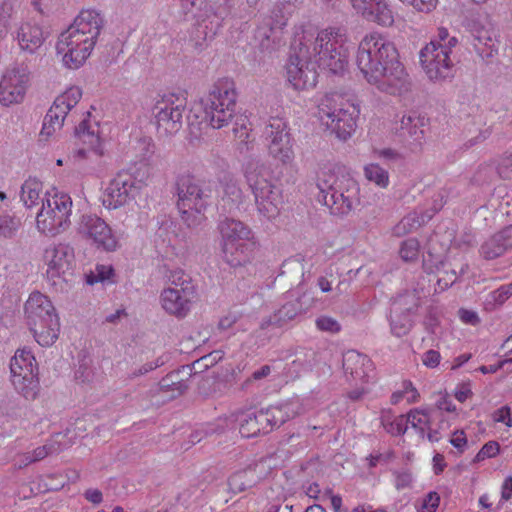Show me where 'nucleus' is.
Instances as JSON below:
<instances>
[{"label": "nucleus", "instance_id": "nucleus-40", "mask_svg": "<svg viewBox=\"0 0 512 512\" xmlns=\"http://www.w3.org/2000/svg\"><path fill=\"white\" fill-rule=\"evenodd\" d=\"M364 19L380 26L389 27L394 23V13L386 0H376Z\"/></svg>", "mask_w": 512, "mask_h": 512}, {"label": "nucleus", "instance_id": "nucleus-27", "mask_svg": "<svg viewBox=\"0 0 512 512\" xmlns=\"http://www.w3.org/2000/svg\"><path fill=\"white\" fill-rule=\"evenodd\" d=\"M196 294H186L176 288H165L160 295L162 308L176 317H185Z\"/></svg>", "mask_w": 512, "mask_h": 512}, {"label": "nucleus", "instance_id": "nucleus-60", "mask_svg": "<svg viewBox=\"0 0 512 512\" xmlns=\"http://www.w3.org/2000/svg\"><path fill=\"white\" fill-rule=\"evenodd\" d=\"M404 4L411 5L415 10L429 13L436 8L438 0H400Z\"/></svg>", "mask_w": 512, "mask_h": 512}, {"label": "nucleus", "instance_id": "nucleus-54", "mask_svg": "<svg viewBox=\"0 0 512 512\" xmlns=\"http://www.w3.org/2000/svg\"><path fill=\"white\" fill-rule=\"evenodd\" d=\"M440 504V496L437 492L431 491L426 494L418 504L417 512H436Z\"/></svg>", "mask_w": 512, "mask_h": 512}, {"label": "nucleus", "instance_id": "nucleus-11", "mask_svg": "<svg viewBox=\"0 0 512 512\" xmlns=\"http://www.w3.org/2000/svg\"><path fill=\"white\" fill-rule=\"evenodd\" d=\"M77 235L99 250L114 252L120 248L119 237L108 223L96 214H83L76 223Z\"/></svg>", "mask_w": 512, "mask_h": 512}, {"label": "nucleus", "instance_id": "nucleus-44", "mask_svg": "<svg viewBox=\"0 0 512 512\" xmlns=\"http://www.w3.org/2000/svg\"><path fill=\"white\" fill-rule=\"evenodd\" d=\"M167 278L171 284L170 288H176L179 291L186 292V294H196L192 278L184 270L180 268L171 269L167 273Z\"/></svg>", "mask_w": 512, "mask_h": 512}, {"label": "nucleus", "instance_id": "nucleus-35", "mask_svg": "<svg viewBox=\"0 0 512 512\" xmlns=\"http://www.w3.org/2000/svg\"><path fill=\"white\" fill-rule=\"evenodd\" d=\"M68 434L69 431H66L65 433H55L52 435V437L43 446L37 447L31 452L32 455H28V463L40 461L48 455L59 453L60 451L70 447L72 442L68 437Z\"/></svg>", "mask_w": 512, "mask_h": 512}, {"label": "nucleus", "instance_id": "nucleus-47", "mask_svg": "<svg viewBox=\"0 0 512 512\" xmlns=\"http://www.w3.org/2000/svg\"><path fill=\"white\" fill-rule=\"evenodd\" d=\"M419 399L420 394L413 383L410 380H404L400 388L392 393L390 402L393 405H397L405 400L408 404H413L417 403Z\"/></svg>", "mask_w": 512, "mask_h": 512}, {"label": "nucleus", "instance_id": "nucleus-5", "mask_svg": "<svg viewBox=\"0 0 512 512\" xmlns=\"http://www.w3.org/2000/svg\"><path fill=\"white\" fill-rule=\"evenodd\" d=\"M243 174L258 212L268 219L275 218L282 204V191L272 179L273 171L257 157H250L243 165Z\"/></svg>", "mask_w": 512, "mask_h": 512}, {"label": "nucleus", "instance_id": "nucleus-59", "mask_svg": "<svg viewBox=\"0 0 512 512\" xmlns=\"http://www.w3.org/2000/svg\"><path fill=\"white\" fill-rule=\"evenodd\" d=\"M247 124L248 120L246 118L240 117L236 120L235 126L233 128L235 137L244 143L248 142L250 136V128Z\"/></svg>", "mask_w": 512, "mask_h": 512}, {"label": "nucleus", "instance_id": "nucleus-55", "mask_svg": "<svg viewBox=\"0 0 512 512\" xmlns=\"http://www.w3.org/2000/svg\"><path fill=\"white\" fill-rule=\"evenodd\" d=\"M428 44H435L436 47H449V50L453 51V48L458 45V39L454 36H450L446 28L440 27L436 38L431 40Z\"/></svg>", "mask_w": 512, "mask_h": 512}, {"label": "nucleus", "instance_id": "nucleus-3", "mask_svg": "<svg viewBox=\"0 0 512 512\" xmlns=\"http://www.w3.org/2000/svg\"><path fill=\"white\" fill-rule=\"evenodd\" d=\"M294 41L299 45L301 55L310 58L318 67L337 74L348 65L347 35L341 28L328 27L316 34L302 30L296 33Z\"/></svg>", "mask_w": 512, "mask_h": 512}, {"label": "nucleus", "instance_id": "nucleus-41", "mask_svg": "<svg viewBox=\"0 0 512 512\" xmlns=\"http://www.w3.org/2000/svg\"><path fill=\"white\" fill-rule=\"evenodd\" d=\"M254 416L259 426L260 434H266L270 432L274 427H279L286 421L280 408L260 410L258 412H254Z\"/></svg>", "mask_w": 512, "mask_h": 512}, {"label": "nucleus", "instance_id": "nucleus-34", "mask_svg": "<svg viewBox=\"0 0 512 512\" xmlns=\"http://www.w3.org/2000/svg\"><path fill=\"white\" fill-rule=\"evenodd\" d=\"M11 380L21 376L38 375V364L32 352L19 349L10 362Z\"/></svg>", "mask_w": 512, "mask_h": 512}, {"label": "nucleus", "instance_id": "nucleus-57", "mask_svg": "<svg viewBox=\"0 0 512 512\" xmlns=\"http://www.w3.org/2000/svg\"><path fill=\"white\" fill-rule=\"evenodd\" d=\"M55 122L56 120L51 119L47 113L44 118L43 126L39 134L40 141H48L49 138L53 136L55 132L59 130L64 124L63 121H60L59 125H57Z\"/></svg>", "mask_w": 512, "mask_h": 512}, {"label": "nucleus", "instance_id": "nucleus-25", "mask_svg": "<svg viewBox=\"0 0 512 512\" xmlns=\"http://www.w3.org/2000/svg\"><path fill=\"white\" fill-rule=\"evenodd\" d=\"M343 368L354 380L362 383H367L374 377V365L371 359L355 350H349L344 354Z\"/></svg>", "mask_w": 512, "mask_h": 512}, {"label": "nucleus", "instance_id": "nucleus-22", "mask_svg": "<svg viewBox=\"0 0 512 512\" xmlns=\"http://www.w3.org/2000/svg\"><path fill=\"white\" fill-rule=\"evenodd\" d=\"M236 422H239V432L243 437L250 438L260 434L253 411H238L221 416L214 424L209 425L208 431L211 433H219L226 429H233Z\"/></svg>", "mask_w": 512, "mask_h": 512}, {"label": "nucleus", "instance_id": "nucleus-58", "mask_svg": "<svg viewBox=\"0 0 512 512\" xmlns=\"http://www.w3.org/2000/svg\"><path fill=\"white\" fill-rule=\"evenodd\" d=\"M394 476H395V487L398 490L410 488L413 483V480H414L411 471L408 469L395 471Z\"/></svg>", "mask_w": 512, "mask_h": 512}, {"label": "nucleus", "instance_id": "nucleus-45", "mask_svg": "<svg viewBox=\"0 0 512 512\" xmlns=\"http://www.w3.org/2000/svg\"><path fill=\"white\" fill-rule=\"evenodd\" d=\"M159 388L162 392H171L170 398H175L181 395L188 388V385L186 381L180 378V371H173L161 379Z\"/></svg>", "mask_w": 512, "mask_h": 512}, {"label": "nucleus", "instance_id": "nucleus-43", "mask_svg": "<svg viewBox=\"0 0 512 512\" xmlns=\"http://www.w3.org/2000/svg\"><path fill=\"white\" fill-rule=\"evenodd\" d=\"M15 390L27 400H35L40 392L38 375L21 376L11 380Z\"/></svg>", "mask_w": 512, "mask_h": 512}, {"label": "nucleus", "instance_id": "nucleus-53", "mask_svg": "<svg viewBox=\"0 0 512 512\" xmlns=\"http://www.w3.org/2000/svg\"><path fill=\"white\" fill-rule=\"evenodd\" d=\"M14 14L13 4L5 0L0 3V38L7 35Z\"/></svg>", "mask_w": 512, "mask_h": 512}, {"label": "nucleus", "instance_id": "nucleus-51", "mask_svg": "<svg viewBox=\"0 0 512 512\" xmlns=\"http://www.w3.org/2000/svg\"><path fill=\"white\" fill-rule=\"evenodd\" d=\"M420 244L416 238L404 240L399 249V255L405 262H415L419 257Z\"/></svg>", "mask_w": 512, "mask_h": 512}, {"label": "nucleus", "instance_id": "nucleus-16", "mask_svg": "<svg viewBox=\"0 0 512 512\" xmlns=\"http://www.w3.org/2000/svg\"><path fill=\"white\" fill-rule=\"evenodd\" d=\"M317 64L300 53L299 45L293 40L291 54L286 65L287 79L296 90L312 88L317 82Z\"/></svg>", "mask_w": 512, "mask_h": 512}, {"label": "nucleus", "instance_id": "nucleus-1", "mask_svg": "<svg viewBox=\"0 0 512 512\" xmlns=\"http://www.w3.org/2000/svg\"><path fill=\"white\" fill-rule=\"evenodd\" d=\"M356 65L363 78L383 92L396 94L406 89L408 75L398 50L380 33L368 34L360 41Z\"/></svg>", "mask_w": 512, "mask_h": 512}, {"label": "nucleus", "instance_id": "nucleus-52", "mask_svg": "<svg viewBox=\"0 0 512 512\" xmlns=\"http://www.w3.org/2000/svg\"><path fill=\"white\" fill-rule=\"evenodd\" d=\"M113 276L114 269L112 265L98 264L96 265L94 271H91L88 275H86V282L90 285H93L97 282H105L111 280Z\"/></svg>", "mask_w": 512, "mask_h": 512}, {"label": "nucleus", "instance_id": "nucleus-2", "mask_svg": "<svg viewBox=\"0 0 512 512\" xmlns=\"http://www.w3.org/2000/svg\"><path fill=\"white\" fill-rule=\"evenodd\" d=\"M104 16L93 9L82 10L73 23L63 31L56 44L65 67L80 68L90 57L104 28Z\"/></svg>", "mask_w": 512, "mask_h": 512}, {"label": "nucleus", "instance_id": "nucleus-12", "mask_svg": "<svg viewBox=\"0 0 512 512\" xmlns=\"http://www.w3.org/2000/svg\"><path fill=\"white\" fill-rule=\"evenodd\" d=\"M263 137L268 153L273 159L283 165H288L294 160L293 139L284 118L270 117L264 128Z\"/></svg>", "mask_w": 512, "mask_h": 512}, {"label": "nucleus", "instance_id": "nucleus-61", "mask_svg": "<svg viewBox=\"0 0 512 512\" xmlns=\"http://www.w3.org/2000/svg\"><path fill=\"white\" fill-rule=\"evenodd\" d=\"M500 450V446L496 441L487 442L477 453L475 459L476 461H482L486 458L495 457Z\"/></svg>", "mask_w": 512, "mask_h": 512}, {"label": "nucleus", "instance_id": "nucleus-14", "mask_svg": "<svg viewBox=\"0 0 512 512\" xmlns=\"http://www.w3.org/2000/svg\"><path fill=\"white\" fill-rule=\"evenodd\" d=\"M449 47L426 44L420 51V63L427 77L434 82L444 81L454 75L455 60Z\"/></svg>", "mask_w": 512, "mask_h": 512}, {"label": "nucleus", "instance_id": "nucleus-9", "mask_svg": "<svg viewBox=\"0 0 512 512\" xmlns=\"http://www.w3.org/2000/svg\"><path fill=\"white\" fill-rule=\"evenodd\" d=\"M177 206L182 220L188 227H195L204 220V211L208 206L210 190L193 176H181L177 180Z\"/></svg>", "mask_w": 512, "mask_h": 512}, {"label": "nucleus", "instance_id": "nucleus-56", "mask_svg": "<svg viewBox=\"0 0 512 512\" xmlns=\"http://www.w3.org/2000/svg\"><path fill=\"white\" fill-rule=\"evenodd\" d=\"M315 325L318 330L332 334L338 333L341 330L340 323L336 319L326 315L319 316L315 320Z\"/></svg>", "mask_w": 512, "mask_h": 512}, {"label": "nucleus", "instance_id": "nucleus-7", "mask_svg": "<svg viewBox=\"0 0 512 512\" xmlns=\"http://www.w3.org/2000/svg\"><path fill=\"white\" fill-rule=\"evenodd\" d=\"M25 317L36 342L43 347L57 340L60 323L50 299L38 292H32L25 303Z\"/></svg>", "mask_w": 512, "mask_h": 512}, {"label": "nucleus", "instance_id": "nucleus-28", "mask_svg": "<svg viewBox=\"0 0 512 512\" xmlns=\"http://www.w3.org/2000/svg\"><path fill=\"white\" fill-rule=\"evenodd\" d=\"M512 249V225L486 239L480 246L479 253L486 260H494Z\"/></svg>", "mask_w": 512, "mask_h": 512}, {"label": "nucleus", "instance_id": "nucleus-17", "mask_svg": "<svg viewBox=\"0 0 512 512\" xmlns=\"http://www.w3.org/2000/svg\"><path fill=\"white\" fill-rule=\"evenodd\" d=\"M29 84L27 67L16 65L6 69L0 78V104L9 107L23 102Z\"/></svg>", "mask_w": 512, "mask_h": 512}, {"label": "nucleus", "instance_id": "nucleus-48", "mask_svg": "<svg viewBox=\"0 0 512 512\" xmlns=\"http://www.w3.org/2000/svg\"><path fill=\"white\" fill-rule=\"evenodd\" d=\"M381 424L385 431L391 435H403L407 430L405 416L393 417L390 411L382 412Z\"/></svg>", "mask_w": 512, "mask_h": 512}, {"label": "nucleus", "instance_id": "nucleus-20", "mask_svg": "<svg viewBox=\"0 0 512 512\" xmlns=\"http://www.w3.org/2000/svg\"><path fill=\"white\" fill-rule=\"evenodd\" d=\"M74 258V250L67 244L48 246L43 254L48 277L57 278L70 272L73 268Z\"/></svg>", "mask_w": 512, "mask_h": 512}, {"label": "nucleus", "instance_id": "nucleus-24", "mask_svg": "<svg viewBox=\"0 0 512 512\" xmlns=\"http://www.w3.org/2000/svg\"><path fill=\"white\" fill-rule=\"evenodd\" d=\"M359 109L351 103H341L338 107L336 117L328 121V127L339 139L346 140L351 137L356 129V119Z\"/></svg>", "mask_w": 512, "mask_h": 512}, {"label": "nucleus", "instance_id": "nucleus-29", "mask_svg": "<svg viewBox=\"0 0 512 512\" xmlns=\"http://www.w3.org/2000/svg\"><path fill=\"white\" fill-rule=\"evenodd\" d=\"M264 476V465L253 463L233 473L228 480V484L232 492L240 493L256 485Z\"/></svg>", "mask_w": 512, "mask_h": 512}, {"label": "nucleus", "instance_id": "nucleus-23", "mask_svg": "<svg viewBox=\"0 0 512 512\" xmlns=\"http://www.w3.org/2000/svg\"><path fill=\"white\" fill-rule=\"evenodd\" d=\"M426 125V119L416 113L403 115L398 128L399 136L402 138L403 144L411 152H419L422 149Z\"/></svg>", "mask_w": 512, "mask_h": 512}, {"label": "nucleus", "instance_id": "nucleus-26", "mask_svg": "<svg viewBox=\"0 0 512 512\" xmlns=\"http://www.w3.org/2000/svg\"><path fill=\"white\" fill-rule=\"evenodd\" d=\"M75 133L82 144L87 146V148H80L77 151L79 157L85 158L87 152H92L97 157L103 155L98 123L83 119L75 128Z\"/></svg>", "mask_w": 512, "mask_h": 512}, {"label": "nucleus", "instance_id": "nucleus-32", "mask_svg": "<svg viewBox=\"0 0 512 512\" xmlns=\"http://www.w3.org/2000/svg\"><path fill=\"white\" fill-rule=\"evenodd\" d=\"M305 297L306 295H303L300 298L286 302L269 320L263 321L261 327L266 328L269 325L281 327L288 321L293 320L297 315L306 312L310 305L304 304L303 300Z\"/></svg>", "mask_w": 512, "mask_h": 512}, {"label": "nucleus", "instance_id": "nucleus-38", "mask_svg": "<svg viewBox=\"0 0 512 512\" xmlns=\"http://www.w3.org/2000/svg\"><path fill=\"white\" fill-rule=\"evenodd\" d=\"M405 416L406 420V429L408 428V424L414 428L419 435L424 438L427 427L431 424V421H434L435 418H438V415L435 411L430 409H412Z\"/></svg>", "mask_w": 512, "mask_h": 512}, {"label": "nucleus", "instance_id": "nucleus-62", "mask_svg": "<svg viewBox=\"0 0 512 512\" xmlns=\"http://www.w3.org/2000/svg\"><path fill=\"white\" fill-rule=\"evenodd\" d=\"M512 295V282L493 291L490 296L495 304H503Z\"/></svg>", "mask_w": 512, "mask_h": 512}, {"label": "nucleus", "instance_id": "nucleus-50", "mask_svg": "<svg viewBox=\"0 0 512 512\" xmlns=\"http://www.w3.org/2000/svg\"><path fill=\"white\" fill-rule=\"evenodd\" d=\"M338 107L335 95H325L321 98L318 104L317 116L326 127H328V121L336 117Z\"/></svg>", "mask_w": 512, "mask_h": 512}, {"label": "nucleus", "instance_id": "nucleus-49", "mask_svg": "<svg viewBox=\"0 0 512 512\" xmlns=\"http://www.w3.org/2000/svg\"><path fill=\"white\" fill-rule=\"evenodd\" d=\"M364 175L368 181L383 189L390 183L388 171L376 163L367 164L364 167Z\"/></svg>", "mask_w": 512, "mask_h": 512}, {"label": "nucleus", "instance_id": "nucleus-18", "mask_svg": "<svg viewBox=\"0 0 512 512\" xmlns=\"http://www.w3.org/2000/svg\"><path fill=\"white\" fill-rule=\"evenodd\" d=\"M419 306L415 293H405L396 297L391 306L390 328L393 335H407L413 326V315Z\"/></svg>", "mask_w": 512, "mask_h": 512}, {"label": "nucleus", "instance_id": "nucleus-39", "mask_svg": "<svg viewBox=\"0 0 512 512\" xmlns=\"http://www.w3.org/2000/svg\"><path fill=\"white\" fill-rule=\"evenodd\" d=\"M432 218V214L428 212H418L417 210L408 213L401 221L394 227V235L401 237L405 234L411 233L418 229Z\"/></svg>", "mask_w": 512, "mask_h": 512}, {"label": "nucleus", "instance_id": "nucleus-10", "mask_svg": "<svg viewBox=\"0 0 512 512\" xmlns=\"http://www.w3.org/2000/svg\"><path fill=\"white\" fill-rule=\"evenodd\" d=\"M72 199L64 192H46L42 207L36 215V227L39 232L56 236L67 230L71 224Z\"/></svg>", "mask_w": 512, "mask_h": 512}, {"label": "nucleus", "instance_id": "nucleus-21", "mask_svg": "<svg viewBox=\"0 0 512 512\" xmlns=\"http://www.w3.org/2000/svg\"><path fill=\"white\" fill-rule=\"evenodd\" d=\"M82 98V90L77 86L68 88L59 95L48 110V116L56 120L59 125L60 121L65 120L75 123L79 120L77 105Z\"/></svg>", "mask_w": 512, "mask_h": 512}, {"label": "nucleus", "instance_id": "nucleus-13", "mask_svg": "<svg viewBox=\"0 0 512 512\" xmlns=\"http://www.w3.org/2000/svg\"><path fill=\"white\" fill-rule=\"evenodd\" d=\"M185 108L186 99L173 93L165 94L157 100L153 114L158 132L164 135L176 134L182 128Z\"/></svg>", "mask_w": 512, "mask_h": 512}, {"label": "nucleus", "instance_id": "nucleus-64", "mask_svg": "<svg viewBox=\"0 0 512 512\" xmlns=\"http://www.w3.org/2000/svg\"><path fill=\"white\" fill-rule=\"evenodd\" d=\"M441 355L436 350H428L423 354L422 362L428 368H435L439 365Z\"/></svg>", "mask_w": 512, "mask_h": 512}, {"label": "nucleus", "instance_id": "nucleus-6", "mask_svg": "<svg viewBox=\"0 0 512 512\" xmlns=\"http://www.w3.org/2000/svg\"><path fill=\"white\" fill-rule=\"evenodd\" d=\"M223 260L231 267H242L254 258L257 240L252 229L232 217L221 219L217 225Z\"/></svg>", "mask_w": 512, "mask_h": 512}, {"label": "nucleus", "instance_id": "nucleus-36", "mask_svg": "<svg viewBox=\"0 0 512 512\" xmlns=\"http://www.w3.org/2000/svg\"><path fill=\"white\" fill-rule=\"evenodd\" d=\"M472 45L482 59H489L497 53L496 40L489 29L476 27L471 30Z\"/></svg>", "mask_w": 512, "mask_h": 512}, {"label": "nucleus", "instance_id": "nucleus-30", "mask_svg": "<svg viewBox=\"0 0 512 512\" xmlns=\"http://www.w3.org/2000/svg\"><path fill=\"white\" fill-rule=\"evenodd\" d=\"M237 0H215L213 6L209 8L211 19L209 24H205L202 33L206 38H213L217 32L223 27L224 20L230 16L232 9L235 7Z\"/></svg>", "mask_w": 512, "mask_h": 512}, {"label": "nucleus", "instance_id": "nucleus-15", "mask_svg": "<svg viewBox=\"0 0 512 512\" xmlns=\"http://www.w3.org/2000/svg\"><path fill=\"white\" fill-rule=\"evenodd\" d=\"M144 183L128 171H121L110 180L104 195L103 204L109 209H117L135 201Z\"/></svg>", "mask_w": 512, "mask_h": 512}, {"label": "nucleus", "instance_id": "nucleus-37", "mask_svg": "<svg viewBox=\"0 0 512 512\" xmlns=\"http://www.w3.org/2000/svg\"><path fill=\"white\" fill-rule=\"evenodd\" d=\"M43 184L37 178L29 177L21 185L20 200L26 208H33L43 203Z\"/></svg>", "mask_w": 512, "mask_h": 512}, {"label": "nucleus", "instance_id": "nucleus-63", "mask_svg": "<svg viewBox=\"0 0 512 512\" xmlns=\"http://www.w3.org/2000/svg\"><path fill=\"white\" fill-rule=\"evenodd\" d=\"M495 422L504 423L507 427H512L511 409L508 406H503L497 409L493 414Z\"/></svg>", "mask_w": 512, "mask_h": 512}, {"label": "nucleus", "instance_id": "nucleus-4", "mask_svg": "<svg viewBox=\"0 0 512 512\" xmlns=\"http://www.w3.org/2000/svg\"><path fill=\"white\" fill-rule=\"evenodd\" d=\"M318 199L334 215H347L360 203L358 182L339 168L324 166L317 174Z\"/></svg>", "mask_w": 512, "mask_h": 512}, {"label": "nucleus", "instance_id": "nucleus-33", "mask_svg": "<svg viewBox=\"0 0 512 512\" xmlns=\"http://www.w3.org/2000/svg\"><path fill=\"white\" fill-rule=\"evenodd\" d=\"M247 197L244 195L239 183L234 179L226 180L223 184V194L220 200L221 208L228 213L244 208Z\"/></svg>", "mask_w": 512, "mask_h": 512}, {"label": "nucleus", "instance_id": "nucleus-42", "mask_svg": "<svg viewBox=\"0 0 512 512\" xmlns=\"http://www.w3.org/2000/svg\"><path fill=\"white\" fill-rule=\"evenodd\" d=\"M180 7L185 14H191L198 19L199 28L209 24L211 15L209 13L208 0H179Z\"/></svg>", "mask_w": 512, "mask_h": 512}, {"label": "nucleus", "instance_id": "nucleus-19", "mask_svg": "<svg viewBox=\"0 0 512 512\" xmlns=\"http://www.w3.org/2000/svg\"><path fill=\"white\" fill-rule=\"evenodd\" d=\"M302 3L303 0H278L276 2L269 21L267 22V26L269 28L260 27L258 29V35L263 38L261 42L262 47L268 48V45L264 43L265 40L269 41L272 39L273 42L279 40L276 33L278 31H282L286 27L289 18Z\"/></svg>", "mask_w": 512, "mask_h": 512}, {"label": "nucleus", "instance_id": "nucleus-31", "mask_svg": "<svg viewBox=\"0 0 512 512\" xmlns=\"http://www.w3.org/2000/svg\"><path fill=\"white\" fill-rule=\"evenodd\" d=\"M17 40L22 50L33 53L44 43L45 34L40 25L26 21L17 30Z\"/></svg>", "mask_w": 512, "mask_h": 512}, {"label": "nucleus", "instance_id": "nucleus-8", "mask_svg": "<svg viewBox=\"0 0 512 512\" xmlns=\"http://www.w3.org/2000/svg\"><path fill=\"white\" fill-rule=\"evenodd\" d=\"M236 102L234 81L229 78L217 80L201 100L205 120L214 129L227 126L235 115Z\"/></svg>", "mask_w": 512, "mask_h": 512}, {"label": "nucleus", "instance_id": "nucleus-46", "mask_svg": "<svg viewBox=\"0 0 512 512\" xmlns=\"http://www.w3.org/2000/svg\"><path fill=\"white\" fill-rule=\"evenodd\" d=\"M22 227V221L19 217L2 213L0 214V239H14Z\"/></svg>", "mask_w": 512, "mask_h": 512}]
</instances>
